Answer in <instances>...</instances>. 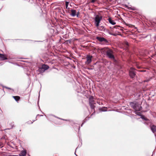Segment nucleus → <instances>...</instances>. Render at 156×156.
Returning <instances> with one entry per match:
<instances>
[{
	"instance_id": "1",
	"label": "nucleus",
	"mask_w": 156,
	"mask_h": 156,
	"mask_svg": "<svg viewBox=\"0 0 156 156\" xmlns=\"http://www.w3.org/2000/svg\"><path fill=\"white\" fill-rule=\"evenodd\" d=\"M102 19V17L101 16L98 15L96 16L94 19V24L96 27L98 26Z\"/></svg>"
},
{
	"instance_id": "2",
	"label": "nucleus",
	"mask_w": 156,
	"mask_h": 156,
	"mask_svg": "<svg viewBox=\"0 0 156 156\" xmlns=\"http://www.w3.org/2000/svg\"><path fill=\"white\" fill-rule=\"evenodd\" d=\"M49 68V67L47 65L43 64L42 65L41 67L39 68L38 70L40 73H43L45 71L48 69Z\"/></svg>"
},
{
	"instance_id": "3",
	"label": "nucleus",
	"mask_w": 156,
	"mask_h": 156,
	"mask_svg": "<svg viewBox=\"0 0 156 156\" xmlns=\"http://www.w3.org/2000/svg\"><path fill=\"white\" fill-rule=\"evenodd\" d=\"M106 55L107 56L110 58L114 59V56L113 54V51L109 49H108L106 51Z\"/></svg>"
},
{
	"instance_id": "4",
	"label": "nucleus",
	"mask_w": 156,
	"mask_h": 156,
	"mask_svg": "<svg viewBox=\"0 0 156 156\" xmlns=\"http://www.w3.org/2000/svg\"><path fill=\"white\" fill-rule=\"evenodd\" d=\"M135 69L133 68H131L129 71V75L131 78H133L135 75Z\"/></svg>"
},
{
	"instance_id": "5",
	"label": "nucleus",
	"mask_w": 156,
	"mask_h": 156,
	"mask_svg": "<svg viewBox=\"0 0 156 156\" xmlns=\"http://www.w3.org/2000/svg\"><path fill=\"white\" fill-rule=\"evenodd\" d=\"M92 56H90L89 55H87L86 57L87 61L85 62L86 64H89L91 63L92 61Z\"/></svg>"
},
{
	"instance_id": "6",
	"label": "nucleus",
	"mask_w": 156,
	"mask_h": 156,
	"mask_svg": "<svg viewBox=\"0 0 156 156\" xmlns=\"http://www.w3.org/2000/svg\"><path fill=\"white\" fill-rule=\"evenodd\" d=\"M150 128L153 133H154L156 132V126H155L154 125H151Z\"/></svg>"
},
{
	"instance_id": "7",
	"label": "nucleus",
	"mask_w": 156,
	"mask_h": 156,
	"mask_svg": "<svg viewBox=\"0 0 156 156\" xmlns=\"http://www.w3.org/2000/svg\"><path fill=\"white\" fill-rule=\"evenodd\" d=\"M142 108L141 107L140 105L137 104V105L135 107L134 110L136 111H140Z\"/></svg>"
},
{
	"instance_id": "8",
	"label": "nucleus",
	"mask_w": 156,
	"mask_h": 156,
	"mask_svg": "<svg viewBox=\"0 0 156 156\" xmlns=\"http://www.w3.org/2000/svg\"><path fill=\"white\" fill-rule=\"evenodd\" d=\"M99 30L101 31H105V28L103 26H100L98 25V27H96Z\"/></svg>"
},
{
	"instance_id": "9",
	"label": "nucleus",
	"mask_w": 156,
	"mask_h": 156,
	"mask_svg": "<svg viewBox=\"0 0 156 156\" xmlns=\"http://www.w3.org/2000/svg\"><path fill=\"white\" fill-rule=\"evenodd\" d=\"M97 40L100 42H102L103 41H107L106 39L103 37H97Z\"/></svg>"
},
{
	"instance_id": "10",
	"label": "nucleus",
	"mask_w": 156,
	"mask_h": 156,
	"mask_svg": "<svg viewBox=\"0 0 156 156\" xmlns=\"http://www.w3.org/2000/svg\"><path fill=\"white\" fill-rule=\"evenodd\" d=\"M7 59V58L4 55L0 54V60H4Z\"/></svg>"
},
{
	"instance_id": "11",
	"label": "nucleus",
	"mask_w": 156,
	"mask_h": 156,
	"mask_svg": "<svg viewBox=\"0 0 156 156\" xmlns=\"http://www.w3.org/2000/svg\"><path fill=\"white\" fill-rule=\"evenodd\" d=\"M71 13L70 14V15L71 16L74 17L76 15V11L74 9H71Z\"/></svg>"
},
{
	"instance_id": "12",
	"label": "nucleus",
	"mask_w": 156,
	"mask_h": 156,
	"mask_svg": "<svg viewBox=\"0 0 156 156\" xmlns=\"http://www.w3.org/2000/svg\"><path fill=\"white\" fill-rule=\"evenodd\" d=\"M137 103H134L133 102H131L130 103V105L134 109L137 105Z\"/></svg>"
},
{
	"instance_id": "13",
	"label": "nucleus",
	"mask_w": 156,
	"mask_h": 156,
	"mask_svg": "<svg viewBox=\"0 0 156 156\" xmlns=\"http://www.w3.org/2000/svg\"><path fill=\"white\" fill-rule=\"evenodd\" d=\"M99 110L101 112H105L107 111V108L105 107L99 108Z\"/></svg>"
},
{
	"instance_id": "14",
	"label": "nucleus",
	"mask_w": 156,
	"mask_h": 156,
	"mask_svg": "<svg viewBox=\"0 0 156 156\" xmlns=\"http://www.w3.org/2000/svg\"><path fill=\"white\" fill-rule=\"evenodd\" d=\"M109 23L113 25L115 24V22L113 20L111 19V18H109L108 19Z\"/></svg>"
},
{
	"instance_id": "15",
	"label": "nucleus",
	"mask_w": 156,
	"mask_h": 156,
	"mask_svg": "<svg viewBox=\"0 0 156 156\" xmlns=\"http://www.w3.org/2000/svg\"><path fill=\"white\" fill-rule=\"evenodd\" d=\"M126 7L129 10H136V9L134 7H131L128 6L127 5H125Z\"/></svg>"
},
{
	"instance_id": "16",
	"label": "nucleus",
	"mask_w": 156,
	"mask_h": 156,
	"mask_svg": "<svg viewBox=\"0 0 156 156\" xmlns=\"http://www.w3.org/2000/svg\"><path fill=\"white\" fill-rule=\"evenodd\" d=\"M26 154V151H22L21 153L20 154V156H25Z\"/></svg>"
},
{
	"instance_id": "17",
	"label": "nucleus",
	"mask_w": 156,
	"mask_h": 156,
	"mask_svg": "<svg viewBox=\"0 0 156 156\" xmlns=\"http://www.w3.org/2000/svg\"><path fill=\"white\" fill-rule=\"evenodd\" d=\"M13 98L16 101H19L20 99V97L18 96H13Z\"/></svg>"
},
{
	"instance_id": "18",
	"label": "nucleus",
	"mask_w": 156,
	"mask_h": 156,
	"mask_svg": "<svg viewBox=\"0 0 156 156\" xmlns=\"http://www.w3.org/2000/svg\"><path fill=\"white\" fill-rule=\"evenodd\" d=\"M95 103L94 102L91 103H89L90 105V107L92 109H93L95 107L94 106V104Z\"/></svg>"
},
{
	"instance_id": "19",
	"label": "nucleus",
	"mask_w": 156,
	"mask_h": 156,
	"mask_svg": "<svg viewBox=\"0 0 156 156\" xmlns=\"http://www.w3.org/2000/svg\"><path fill=\"white\" fill-rule=\"evenodd\" d=\"M94 102L93 98L91 96L89 98V103H93Z\"/></svg>"
},
{
	"instance_id": "20",
	"label": "nucleus",
	"mask_w": 156,
	"mask_h": 156,
	"mask_svg": "<svg viewBox=\"0 0 156 156\" xmlns=\"http://www.w3.org/2000/svg\"><path fill=\"white\" fill-rule=\"evenodd\" d=\"M69 4V2H66V9H69V8H68V5Z\"/></svg>"
},
{
	"instance_id": "21",
	"label": "nucleus",
	"mask_w": 156,
	"mask_h": 156,
	"mask_svg": "<svg viewBox=\"0 0 156 156\" xmlns=\"http://www.w3.org/2000/svg\"><path fill=\"white\" fill-rule=\"evenodd\" d=\"M120 27V26L117 27L116 26H115L113 27L112 28V31H115V29H117V27Z\"/></svg>"
},
{
	"instance_id": "22",
	"label": "nucleus",
	"mask_w": 156,
	"mask_h": 156,
	"mask_svg": "<svg viewBox=\"0 0 156 156\" xmlns=\"http://www.w3.org/2000/svg\"><path fill=\"white\" fill-rule=\"evenodd\" d=\"M109 34L111 35H113L115 36H116L117 35L116 34H115V33H112L111 32H109Z\"/></svg>"
},
{
	"instance_id": "23",
	"label": "nucleus",
	"mask_w": 156,
	"mask_h": 156,
	"mask_svg": "<svg viewBox=\"0 0 156 156\" xmlns=\"http://www.w3.org/2000/svg\"><path fill=\"white\" fill-rule=\"evenodd\" d=\"M97 0H91V2L93 3L95 2Z\"/></svg>"
},
{
	"instance_id": "24",
	"label": "nucleus",
	"mask_w": 156,
	"mask_h": 156,
	"mask_svg": "<svg viewBox=\"0 0 156 156\" xmlns=\"http://www.w3.org/2000/svg\"><path fill=\"white\" fill-rule=\"evenodd\" d=\"M141 118L142 119H144L145 120H146V119L145 118V117L144 116H142Z\"/></svg>"
},
{
	"instance_id": "25",
	"label": "nucleus",
	"mask_w": 156,
	"mask_h": 156,
	"mask_svg": "<svg viewBox=\"0 0 156 156\" xmlns=\"http://www.w3.org/2000/svg\"><path fill=\"white\" fill-rule=\"evenodd\" d=\"M9 156H18L17 155H10Z\"/></svg>"
},
{
	"instance_id": "26",
	"label": "nucleus",
	"mask_w": 156,
	"mask_h": 156,
	"mask_svg": "<svg viewBox=\"0 0 156 156\" xmlns=\"http://www.w3.org/2000/svg\"><path fill=\"white\" fill-rule=\"evenodd\" d=\"M5 87V88H7V89H10V88H9V87Z\"/></svg>"
},
{
	"instance_id": "27",
	"label": "nucleus",
	"mask_w": 156,
	"mask_h": 156,
	"mask_svg": "<svg viewBox=\"0 0 156 156\" xmlns=\"http://www.w3.org/2000/svg\"><path fill=\"white\" fill-rule=\"evenodd\" d=\"M126 44L127 45H128V42H126Z\"/></svg>"
},
{
	"instance_id": "28",
	"label": "nucleus",
	"mask_w": 156,
	"mask_h": 156,
	"mask_svg": "<svg viewBox=\"0 0 156 156\" xmlns=\"http://www.w3.org/2000/svg\"><path fill=\"white\" fill-rule=\"evenodd\" d=\"M75 154L76 155V156H77V155L76 154V153H75Z\"/></svg>"
}]
</instances>
